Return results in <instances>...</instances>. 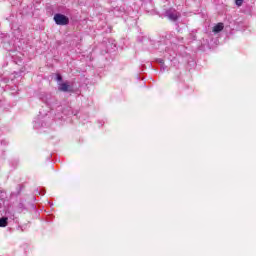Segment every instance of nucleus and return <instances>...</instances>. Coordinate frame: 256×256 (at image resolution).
Instances as JSON below:
<instances>
[{
	"instance_id": "6e6552de",
	"label": "nucleus",
	"mask_w": 256,
	"mask_h": 256,
	"mask_svg": "<svg viewBox=\"0 0 256 256\" xmlns=\"http://www.w3.org/2000/svg\"><path fill=\"white\" fill-rule=\"evenodd\" d=\"M34 127H36V129H39V124H37V122H35V124H34Z\"/></svg>"
},
{
	"instance_id": "423d86ee",
	"label": "nucleus",
	"mask_w": 256,
	"mask_h": 256,
	"mask_svg": "<svg viewBox=\"0 0 256 256\" xmlns=\"http://www.w3.org/2000/svg\"><path fill=\"white\" fill-rule=\"evenodd\" d=\"M235 3L237 7H241V5H243V0H236Z\"/></svg>"
},
{
	"instance_id": "39448f33",
	"label": "nucleus",
	"mask_w": 256,
	"mask_h": 256,
	"mask_svg": "<svg viewBox=\"0 0 256 256\" xmlns=\"http://www.w3.org/2000/svg\"><path fill=\"white\" fill-rule=\"evenodd\" d=\"M8 218L7 217H2L0 218V227H7V222Z\"/></svg>"
},
{
	"instance_id": "f03ea898",
	"label": "nucleus",
	"mask_w": 256,
	"mask_h": 256,
	"mask_svg": "<svg viewBox=\"0 0 256 256\" xmlns=\"http://www.w3.org/2000/svg\"><path fill=\"white\" fill-rule=\"evenodd\" d=\"M179 16H180V14L176 10L166 11V17H168V19H170V21H177V19H179Z\"/></svg>"
},
{
	"instance_id": "7ed1b4c3",
	"label": "nucleus",
	"mask_w": 256,
	"mask_h": 256,
	"mask_svg": "<svg viewBox=\"0 0 256 256\" xmlns=\"http://www.w3.org/2000/svg\"><path fill=\"white\" fill-rule=\"evenodd\" d=\"M70 89H71V86L67 82L60 83L58 86V90L62 91L63 93H67L68 91H70Z\"/></svg>"
},
{
	"instance_id": "f257e3e1",
	"label": "nucleus",
	"mask_w": 256,
	"mask_h": 256,
	"mask_svg": "<svg viewBox=\"0 0 256 256\" xmlns=\"http://www.w3.org/2000/svg\"><path fill=\"white\" fill-rule=\"evenodd\" d=\"M54 21L56 25H69V18L63 14H55Z\"/></svg>"
},
{
	"instance_id": "20e7f679",
	"label": "nucleus",
	"mask_w": 256,
	"mask_h": 256,
	"mask_svg": "<svg viewBox=\"0 0 256 256\" xmlns=\"http://www.w3.org/2000/svg\"><path fill=\"white\" fill-rule=\"evenodd\" d=\"M225 25L223 23H218L213 27V33H221V30L224 29Z\"/></svg>"
},
{
	"instance_id": "0eeeda50",
	"label": "nucleus",
	"mask_w": 256,
	"mask_h": 256,
	"mask_svg": "<svg viewBox=\"0 0 256 256\" xmlns=\"http://www.w3.org/2000/svg\"><path fill=\"white\" fill-rule=\"evenodd\" d=\"M56 80L60 83V81H63V77L60 74H57Z\"/></svg>"
}]
</instances>
